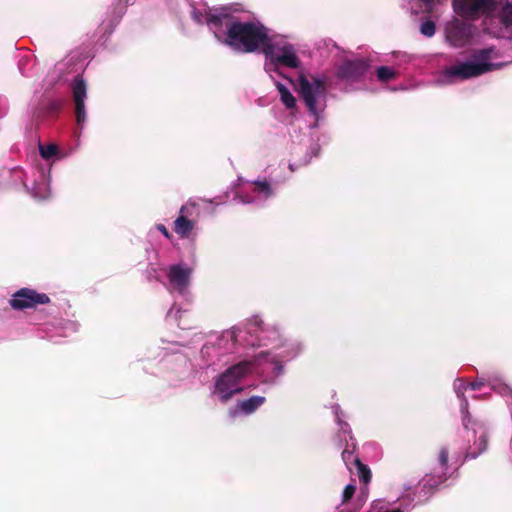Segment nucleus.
<instances>
[{"mask_svg":"<svg viewBox=\"0 0 512 512\" xmlns=\"http://www.w3.org/2000/svg\"><path fill=\"white\" fill-rule=\"evenodd\" d=\"M156 229L168 240H170L172 238V235L171 233L169 232V230L166 228L165 225L163 224H157L156 225Z\"/></svg>","mask_w":512,"mask_h":512,"instance_id":"obj_27","label":"nucleus"},{"mask_svg":"<svg viewBox=\"0 0 512 512\" xmlns=\"http://www.w3.org/2000/svg\"><path fill=\"white\" fill-rule=\"evenodd\" d=\"M237 10L231 6L221 28L212 24L217 41L238 54L261 52L269 29L259 20H243L236 15Z\"/></svg>","mask_w":512,"mask_h":512,"instance_id":"obj_3","label":"nucleus"},{"mask_svg":"<svg viewBox=\"0 0 512 512\" xmlns=\"http://www.w3.org/2000/svg\"><path fill=\"white\" fill-rule=\"evenodd\" d=\"M47 84L51 86L50 89L60 90L64 87V80L62 79V69L49 73L47 76Z\"/></svg>","mask_w":512,"mask_h":512,"instance_id":"obj_21","label":"nucleus"},{"mask_svg":"<svg viewBox=\"0 0 512 512\" xmlns=\"http://www.w3.org/2000/svg\"><path fill=\"white\" fill-rule=\"evenodd\" d=\"M264 396H251L248 399L239 401L233 408L230 409V415L237 417L240 415H250L254 413L265 402Z\"/></svg>","mask_w":512,"mask_h":512,"instance_id":"obj_17","label":"nucleus"},{"mask_svg":"<svg viewBox=\"0 0 512 512\" xmlns=\"http://www.w3.org/2000/svg\"><path fill=\"white\" fill-rule=\"evenodd\" d=\"M184 210L185 207L182 206L180 209V215L174 221V231L180 238H188L194 227L193 221L183 215Z\"/></svg>","mask_w":512,"mask_h":512,"instance_id":"obj_18","label":"nucleus"},{"mask_svg":"<svg viewBox=\"0 0 512 512\" xmlns=\"http://www.w3.org/2000/svg\"><path fill=\"white\" fill-rule=\"evenodd\" d=\"M401 60L404 62H409L411 60L410 56L407 54H401Z\"/></svg>","mask_w":512,"mask_h":512,"instance_id":"obj_28","label":"nucleus"},{"mask_svg":"<svg viewBox=\"0 0 512 512\" xmlns=\"http://www.w3.org/2000/svg\"><path fill=\"white\" fill-rule=\"evenodd\" d=\"M50 298L45 293H39L31 288H21L12 294L9 304L12 309L23 311L36 308L38 305L48 304Z\"/></svg>","mask_w":512,"mask_h":512,"instance_id":"obj_16","label":"nucleus"},{"mask_svg":"<svg viewBox=\"0 0 512 512\" xmlns=\"http://www.w3.org/2000/svg\"><path fill=\"white\" fill-rule=\"evenodd\" d=\"M289 168H290V170H291L292 172H294V171H295V169H296V168H295V165H294V164H292V163H290V164H289Z\"/></svg>","mask_w":512,"mask_h":512,"instance_id":"obj_29","label":"nucleus"},{"mask_svg":"<svg viewBox=\"0 0 512 512\" xmlns=\"http://www.w3.org/2000/svg\"><path fill=\"white\" fill-rule=\"evenodd\" d=\"M187 312V309H182L178 307L176 304H173L172 307L167 312L168 321L175 322L179 327H181L180 323H178L179 314Z\"/></svg>","mask_w":512,"mask_h":512,"instance_id":"obj_23","label":"nucleus"},{"mask_svg":"<svg viewBox=\"0 0 512 512\" xmlns=\"http://www.w3.org/2000/svg\"><path fill=\"white\" fill-rule=\"evenodd\" d=\"M496 0H452L454 13L470 21L482 20L490 14Z\"/></svg>","mask_w":512,"mask_h":512,"instance_id":"obj_13","label":"nucleus"},{"mask_svg":"<svg viewBox=\"0 0 512 512\" xmlns=\"http://www.w3.org/2000/svg\"><path fill=\"white\" fill-rule=\"evenodd\" d=\"M261 53L265 58L264 70L270 78L283 76L282 69H298L301 66L297 48L286 35L269 32Z\"/></svg>","mask_w":512,"mask_h":512,"instance_id":"obj_4","label":"nucleus"},{"mask_svg":"<svg viewBox=\"0 0 512 512\" xmlns=\"http://www.w3.org/2000/svg\"><path fill=\"white\" fill-rule=\"evenodd\" d=\"M396 75L397 71L394 68L388 66H380L376 69L377 79L383 83L393 80Z\"/></svg>","mask_w":512,"mask_h":512,"instance_id":"obj_20","label":"nucleus"},{"mask_svg":"<svg viewBox=\"0 0 512 512\" xmlns=\"http://www.w3.org/2000/svg\"><path fill=\"white\" fill-rule=\"evenodd\" d=\"M370 64L365 59L344 61L337 70V77L355 89H364Z\"/></svg>","mask_w":512,"mask_h":512,"instance_id":"obj_12","label":"nucleus"},{"mask_svg":"<svg viewBox=\"0 0 512 512\" xmlns=\"http://www.w3.org/2000/svg\"><path fill=\"white\" fill-rule=\"evenodd\" d=\"M182 3H188L190 7V15L192 20L198 25H207L209 30L214 34L212 24H215L217 28H221L228 10H231V6H222L217 8H210L202 0H168V6L171 9L178 8Z\"/></svg>","mask_w":512,"mask_h":512,"instance_id":"obj_11","label":"nucleus"},{"mask_svg":"<svg viewBox=\"0 0 512 512\" xmlns=\"http://www.w3.org/2000/svg\"><path fill=\"white\" fill-rule=\"evenodd\" d=\"M79 327H80V324L77 320L66 321V333L68 331L75 333L79 330Z\"/></svg>","mask_w":512,"mask_h":512,"instance_id":"obj_26","label":"nucleus"},{"mask_svg":"<svg viewBox=\"0 0 512 512\" xmlns=\"http://www.w3.org/2000/svg\"><path fill=\"white\" fill-rule=\"evenodd\" d=\"M277 77V75H274V78L271 79L273 80L274 85L279 93L280 99L287 109H293L296 106V99L289 88L279 79H277Z\"/></svg>","mask_w":512,"mask_h":512,"instance_id":"obj_19","label":"nucleus"},{"mask_svg":"<svg viewBox=\"0 0 512 512\" xmlns=\"http://www.w3.org/2000/svg\"><path fill=\"white\" fill-rule=\"evenodd\" d=\"M193 275V268L185 263L179 262L170 264L159 269L151 268L148 270V280H156L164 285L171 293H177L184 300L190 301V285Z\"/></svg>","mask_w":512,"mask_h":512,"instance_id":"obj_7","label":"nucleus"},{"mask_svg":"<svg viewBox=\"0 0 512 512\" xmlns=\"http://www.w3.org/2000/svg\"><path fill=\"white\" fill-rule=\"evenodd\" d=\"M310 159H311V158L306 159V160L304 161V164L308 163V162L310 161Z\"/></svg>","mask_w":512,"mask_h":512,"instance_id":"obj_32","label":"nucleus"},{"mask_svg":"<svg viewBox=\"0 0 512 512\" xmlns=\"http://www.w3.org/2000/svg\"><path fill=\"white\" fill-rule=\"evenodd\" d=\"M274 195V188L266 180L247 182L245 187L237 193V199L242 204L262 205Z\"/></svg>","mask_w":512,"mask_h":512,"instance_id":"obj_15","label":"nucleus"},{"mask_svg":"<svg viewBox=\"0 0 512 512\" xmlns=\"http://www.w3.org/2000/svg\"><path fill=\"white\" fill-rule=\"evenodd\" d=\"M248 331L253 338L248 340V345L269 348L255 352L214 378L210 395L222 403L242 391V380L251 373L264 384L277 385L285 375V365L303 351L300 341L285 337L278 326L265 324L257 316L249 320Z\"/></svg>","mask_w":512,"mask_h":512,"instance_id":"obj_1","label":"nucleus"},{"mask_svg":"<svg viewBox=\"0 0 512 512\" xmlns=\"http://www.w3.org/2000/svg\"><path fill=\"white\" fill-rule=\"evenodd\" d=\"M499 58V51L493 46L479 49L473 52L467 60L445 68L440 81L453 83L457 79L466 80L481 76L502 67L504 63L498 62Z\"/></svg>","mask_w":512,"mask_h":512,"instance_id":"obj_5","label":"nucleus"},{"mask_svg":"<svg viewBox=\"0 0 512 512\" xmlns=\"http://www.w3.org/2000/svg\"><path fill=\"white\" fill-rule=\"evenodd\" d=\"M299 95L309 113L318 121L327 106L328 87L326 79L320 76L300 75L298 79Z\"/></svg>","mask_w":512,"mask_h":512,"instance_id":"obj_9","label":"nucleus"},{"mask_svg":"<svg viewBox=\"0 0 512 512\" xmlns=\"http://www.w3.org/2000/svg\"><path fill=\"white\" fill-rule=\"evenodd\" d=\"M425 7V10L431 12L437 5L441 4L444 0H419Z\"/></svg>","mask_w":512,"mask_h":512,"instance_id":"obj_25","label":"nucleus"},{"mask_svg":"<svg viewBox=\"0 0 512 512\" xmlns=\"http://www.w3.org/2000/svg\"><path fill=\"white\" fill-rule=\"evenodd\" d=\"M177 361H178V362H184V361H185V359H184L183 357L179 356V357H177Z\"/></svg>","mask_w":512,"mask_h":512,"instance_id":"obj_31","label":"nucleus"},{"mask_svg":"<svg viewBox=\"0 0 512 512\" xmlns=\"http://www.w3.org/2000/svg\"><path fill=\"white\" fill-rule=\"evenodd\" d=\"M39 151L42 158L50 160L59 153L58 146L55 144L39 145Z\"/></svg>","mask_w":512,"mask_h":512,"instance_id":"obj_22","label":"nucleus"},{"mask_svg":"<svg viewBox=\"0 0 512 512\" xmlns=\"http://www.w3.org/2000/svg\"><path fill=\"white\" fill-rule=\"evenodd\" d=\"M482 27L492 37L512 40V0L496 1L493 10L482 20Z\"/></svg>","mask_w":512,"mask_h":512,"instance_id":"obj_10","label":"nucleus"},{"mask_svg":"<svg viewBox=\"0 0 512 512\" xmlns=\"http://www.w3.org/2000/svg\"><path fill=\"white\" fill-rule=\"evenodd\" d=\"M464 18L452 17L445 23L446 41L453 47H464L473 38L475 26Z\"/></svg>","mask_w":512,"mask_h":512,"instance_id":"obj_14","label":"nucleus"},{"mask_svg":"<svg viewBox=\"0 0 512 512\" xmlns=\"http://www.w3.org/2000/svg\"><path fill=\"white\" fill-rule=\"evenodd\" d=\"M123 2H125L126 4H132L135 2V0H122Z\"/></svg>","mask_w":512,"mask_h":512,"instance_id":"obj_30","label":"nucleus"},{"mask_svg":"<svg viewBox=\"0 0 512 512\" xmlns=\"http://www.w3.org/2000/svg\"><path fill=\"white\" fill-rule=\"evenodd\" d=\"M239 332L238 328L233 327L222 332L214 340L207 341L201 348L199 355L191 363L195 375L201 370L214 368L221 361V357L235 352Z\"/></svg>","mask_w":512,"mask_h":512,"instance_id":"obj_6","label":"nucleus"},{"mask_svg":"<svg viewBox=\"0 0 512 512\" xmlns=\"http://www.w3.org/2000/svg\"><path fill=\"white\" fill-rule=\"evenodd\" d=\"M331 409L338 426V438L340 442H345V448L341 455L342 460L349 471L355 468L359 479L364 484H368L371 480V471L366 465L362 464L359 458L354 454L356 443L351 434L350 425L345 421V414L339 404H333Z\"/></svg>","mask_w":512,"mask_h":512,"instance_id":"obj_8","label":"nucleus"},{"mask_svg":"<svg viewBox=\"0 0 512 512\" xmlns=\"http://www.w3.org/2000/svg\"><path fill=\"white\" fill-rule=\"evenodd\" d=\"M120 17V15H113L105 18L95 33L91 36L87 34L82 45L69 53V63H66V74L70 72L77 73L70 87L76 123L80 129H82L87 120L85 101L87 99L88 85L82 76V72L94 55V48L96 46H103L106 43L108 36L112 34L118 24Z\"/></svg>","mask_w":512,"mask_h":512,"instance_id":"obj_2","label":"nucleus"},{"mask_svg":"<svg viewBox=\"0 0 512 512\" xmlns=\"http://www.w3.org/2000/svg\"><path fill=\"white\" fill-rule=\"evenodd\" d=\"M420 32L426 37H432L436 32L435 23L431 20L422 22L420 25Z\"/></svg>","mask_w":512,"mask_h":512,"instance_id":"obj_24","label":"nucleus"}]
</instances>
